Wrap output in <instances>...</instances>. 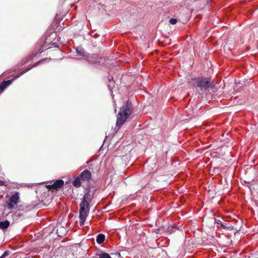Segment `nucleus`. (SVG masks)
<instances>
[{
  "label": "nucleus",
  "mask_w": 258,
  "mask_h": 258,
  "mask_svg": "<svg viewBox=\"0 0 258 258\" xmlns=\"http://www.w3.org/2000/svg\"><path fill=\"white\" fill-rule=\"evenodd\" d=\"M47 58H43V59H41L40 60H39V61H38L37 62H36L35 64H34L33 65L31 66H30V67H27V68L26 69H25V70L22 71L21 72H20V73H19L18 75H17L16 76H15L13 79V80H7V81H4L3 82H2L1 84H0V90L1 92H3L4 91V90L7 88L12 83V81L20 77L21 76L23 75V74H24L25 73L27 72L28 71H29V70H30L31 69H32L33 68H34V67H36V66H37L39 63H40L41 62H43V61L46 60Z\"/></svg>",
  "instance_id": "obj_3"
},
{
  "label": "nucleus",
  "mask_w": 258,
  "mask_h": 258,
  "mask_svg": "<svg viewBox=\"0 0 258 258\" xmlns=\"http://www.w3.org/2000/svg\"><path fill=\"white\" fill-rule=\"evenodd\" d=\"M90 59H91L90 60L94 63H96L100 62V61L99 60V57L95 54H93L91 56Z\"/></svg>",
  "instance_id": "obj_14"
},
{
  "label": "nucleus",
  "mask_w": 258,
  "mask_h": 258,
  "mask_svg": "<svg viewBox=\"0 0 258 258\" xmlns=\"http://www.w3.org/2000/svg\"><path fill=\"white\" fill-rule=\"evenodd\" d=\"M105 235L103 234H99L97 235L96 238V241L98 244H101L104 241Z\"/></svg>",
  "instance_id": "obj_12"
},
{
  "label": "nucleus",
  "mask_w": 258,
  "mask_h": 258,
  "mask_svg": "<svg viewBox=\"0 0 258 258\" xmlns=\"http://www.w3.org/2000/svg\"><path fill=\"white\" fill-rule=\"evenodd\" d=\"M134 110L132 102L127 100L126 103L119 109L118 113L116 125L120 127L122 126L127 119L131 115Z\"/></svg>",
  "instance_id": "obj_1"
},
{
  "label": "nucleus",
  "mask_w": 258,
  "mask_h": 258,
  "mask_svg": "<svg viewBox=\"0 0 258 258\" xmlns=\"http://www.w3.org/2000/svg\"><path fill=\"white\" fill-rule=\"evenodd\" d=\"M82 181H89L91 179L92 175L91 172L88 170H85L79 174Z\"/></svg>",
  "instance_id": "obj_7"
},
{
  "label": "nucleus",
  "mask_w": 258,
  "mask_h": 258,
  "mask_svg": "<svg viewBox=\"0 0 258 258\" xmlns=\"http://www.w3.org/2000/svg\"><path fill=\"white\" fill-rule=\"evenodd\" d=\"M92 198L91 197L89 192L86 193L82 199L80 205L79 217L80 218V225H84L86 219L89 212L90 203L88 202H91Z\"/></svg>",
  "instance_id": "obj_2"
},
{
  "label": "nucleus",
  "mask_w": 258,
  "mask_h": 258,
  "mask_svg": "<svg viewBox=\"0 0 258 258\" xmlns=\"http://www.w3.org/2000/svg\"><path fill=\"white\" fill-rule=\"evenodd\" d=\"M64 184V181L62 179H58L55 180L51 184H47L46 187L50 190L53 191L54 190H57L61 188Z\"/></svg>",
  "instance_id": "obj_5"
},
{
  "label": "nucleus",
  "mask_w": 258,
  "mask_h": 258,
  "mask_svg": "<svg viewBox=\"0 0 258 258\" xmlns=\"http://www.w3.org/2000/svg\"><path fill=\"white\" fill-rule=\"evenodd\" d=\"M31 209H32V207L31 206H28V207H26L25 210H24V209H22V210L24 211L25 212H27L28 211H30Z\"/></svg>",
  "instance_id": "obj_19"
},
{
  "label": "nucleus",
  "mask_w": 258,
  "mask_h": 258,
  "mask_svg": "<svg viewBox=\"0 0 258 258\" xmlns=\"http://www.w3.org/2000/svg\"><path fill=\"white\" fill-rule=\"evenodd\" d=\"M214 220L215 223H216L218 225H220V226L223 229H229L230 228V226L229 224L227 225L226 224L223 223L220 220L214 218Z\"/></svg>",
  "instance_id": "obj_9"
},
{
  "label": "nucleus",
  "mask_w": 258,
  "mask_h": 258,
  "mask_svg": "<svg viewBox=\"0 0 258 258\" xmlns=\"http://www.w3.org/2000/svg\"><path fill=\"white\" fill-rule=\"evenodd\" d=\"M19 194L17 192L10 198V201L8 204V208L9 209H14V205L17 204L19 202Z\"/></svg>",
  "instance_id": "obj_6"
},
{
  "label": "nucleus",
  "mask_w": 258,
  "mask_h": 258,
  "mask_svg": "<svg viewBox=\"0 0 258 258\" xmlns=\"http://www.w3.org/2000/svg\"><path fill=\"white\" fill-rule=\"evenodd\" d=\"M158 232H157V233H159V231H160V229H158Z\"/></svg>",
  "instance_id": "obj_23"
},
{
  "label": "nucleus",
  "mask_w": 258,
  "mask_h": 258,
  "mask_svg": "<svg viewBox=\"0 0 258 258\" xmlns=\"http://www.w3.org/2000/svg\"><path fill=\"white\" fill-rule=\"evenodd\" d=\"M34 57V55L33 54L28 55L25 58H24L22 61V66L27 62H28L29 61L33 59Z\"/></svg>",
  "instance_id": "obj_15"
},
{
  "label": "nucleus",
  "mask_w": 258,
  "mask_h": 258,
  "mask_svg": "<svg viewBox=\"0 0 258 258\" xmlns=\"http://www.w3.org/2000/svg\"><path fill=\"white\" fill-rule=\"evenodd\" d=\"M4 184H5V182L4 181L0 180V185L2 186V185H4Z\"/></svg>",
  "instance_id": "obj_20"
},
{
  "label": "nucleus",
  "mask_w": 258,
  "mask_h": 258,
  "mask_svg": "<svg viewBox=\"0 0 258 258\" xmlns=\"http://www.w3.org/2000/svg\"><path fill=\"white\" fill-rule=\"evenodd\" d=\"M10 254V251L8 250L5 251L4 253L3 254L2 256H0V258H5L6 256H8Z\"/></svg>",
  "instance_id": "obj_17"
},
{
  "label": "nucleus",
  "mask_w": 258,
  "mask_h": 258,
  "mask_svg": "<svg viewBox=\"0 0 258 258\" xmlns=\"http://www.w3.org/2000/svg\"><path fill=\"white\" fill-rule=\"evenodd\" d=\"M169 22L172 25H174L177 23V20L174 18H171L169 20Z\"/></svg>",
  "instance_id": "obj_18"
},
{
  "label": "nucleus",
  "mask_w": 258,
  "mask_h": 258,
  "mask_svg": "<svg viewBox=\"0 0 258 258\" xmlns=\"http://www.w3.org/2000/svg\"><path fill=\"white\" fill-rule=\"evenodd\" d=\"M196 84L201 91H206L209 88L215 87L214 81L210 78L199 77L196 79Z\"/></svg>",
  "instance_id": "obj_4"
},
{
  "label": "nucleus",
  "mask_w": 258,
  "mask_h": 258,
  "mask_svg": "<svg viewBox=\"0 0 258 258\" xmlns=\"http://www.w3.org/2000/svg\"><path fill=\"white\" fill-rule=\"evenodd\" d=\"M117 255H118V256H120V254H119V253H117Z\"/></svg>",
  "instance_id": "obj_22"
},
{
  "label": "nucleus",
  "mask_w": 258,
  "mask_h": 258,
  "mask_svg": "<svg viewBox=\"0 0 258 258\" xmlns=\"http://www.w3.org/2000/svg\"><path fill=\"white\" fill-rule=\"evenodd\" d=\"M99 258H112L107 253L103 252L99 254Z\"/></svg>",
  "instance_id": "obj_16"
},
{
  "label": "nucleus",
  "mask_w": 258,
  "mask_h": 258,
  "mask_svg": "<svg viewBox=\"0 0 258 258\" xmlns=\"http://www.w3.org/2000/svg\"><path fill=\"white\" fill-rule=\"evenodd\" d=\"M81 178L80 177L79 175H78L75 178L74 180L73 181V186L76 187H80L81 186Z\"/></svg>",
  "instance_id": "obj_8"
},
{
  "label": "nucleus",
  "mask_w": 258,
  "mask_h": 258,
  "mask_svg": "<svg viewBox=\"0 0 258 258\" xmlns=\"http://www.w3.org/2000/svg\"><path fill=\"white\" fill-rule=\"evenodd\" d=\"M115 86V82L114 81V80L112 77L109 79L108 84V87L109 89V90L112 91V89Z\"/></svg>",
  "instance_id": "obj_13"
},
{
  "label": "nucleus",
  "mask_w": 258,
  "mask_h": 258,
  "mask_svg": "<svg viewBox=\"0 0 258 258\" xmlns=\"http://www.w3.org/2000/svg\"><path fill=\"white\" fill-rule=\"evenodd\" d=\"M178 229H179L178 227H177L176 226H169L165 230V232L167 233L171 234L174 233L176 230H178Z\"/></svg>",
  "instance_id": "obj_10"
},
{
  "label": "nucleus",
  "mask_w": 258,
  "mask_h": 258,
  "mask_svg": "<svg viewBox=\"0 0 258 258\" xmlns=\"http://www.w3.org/2000/svg\"><path fill=\"white\" fill-rule=\"evenodd\" d=\"M10 226V222L8 220L0 222V228L1 229H6Z\"/></svg>",
  "instance_id": "obj_11"
},
{
  "label": "nucleus",
  "mask_w": 258,
  "mask_h": 258,
  "mask_svg": "<svg viewBox=\"0 0 258 258\" xmlns=\"http://www.w3.org/2000/svg\"><path fill=\"white\" fill-rule=\"evenodd\" d=\"M76 50H77V51L79 53H80V54L81 55H82V54H81V52H80V51H79V49H78V48H77V49H76Z\"/></svg>",
  "instance_id": "obj_21"
}]
</instances>
